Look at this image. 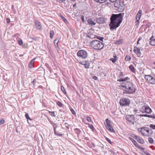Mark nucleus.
<instances>
[{
    "instance_id": "de8ad7c7",
    "label": "nucleus",
    "mask_w": 155,
    "mask_h": 155,
    "mask_svg": "<svg viewBox=\"0 0 155 155\" xmlns=\"http://www.w3.org/2000/svg\"><path fill=\"white\" fill-rule=\"evenodd\" d=\"M36 82V81L35 79H34L33 81L32 82V84H33V85L34 87H35V83Z\"/></svg>"
},
{
    "instance_id": "ea45409f",
    "label": "nucleus",
    "mask_w": 155,
    "mask_h": 155,
    "mask_svg": "<svg viewBox=\"0 0 155 155\" xmlns=\"http://www.w3.org/2000/svg\"><path fill=\"white\" fill-rule=\"evenodd\" d=\"M18 44L20 45H21L22 44L23 42L21 39H20L18 40Z\"/></svg>"
},
{
    "instance_id": "a878e982",
    "label": "nucleus",
    "mask_w": 155,
    "mask_h": 155,
    "mask_svg": "<svg viewBox=\"0 0 155 155\" xmlns=\"http://www.w3.org/2000/svg\"><path fill=\"white\" fill-rule=\"evenodd\" d=\"M129 68L133 72H134L135 71V70L133 66L132 65H130L129 66Z\"/></svg>"
},
{
    "instance_id": "a18cd8bd",
    "label": "nucleus",
    "mask_w": 155,
    "mask_h": 155,
    "mask_svg": "<svg viewBox=\"0 0 155 155\" xmlns=\"http://www.w3.org/2000/svg\"><path fill=\"white\" fill-rule=\"evenodd\" d=\"M132 136L135 139H136L138 137V136H137V135H134V134H132Z\"/></svg>"
},
{
    "instance_id": "49530a36",
    "label": "nucleus",
    "mask_w": 155,
    "mask_h": 155,
    "mask_svg": "<svg viewBox=\"0 0 155 155\" xmlns=\"http://www.w3.org/2000/svg\"><path fill=\"white\" fill-rule=\"evenodd\" d=\"M100 74L101 76H102V77H105L106 76L105 74L101 72V74Z\"/></svg>"
},
{
    "instance_id": "4be33fe9",
    "label": "nucleus",
    "mask_w": 155,
    "mask_h": 155,
    "mask_svg": "<svg viewBox=\"0 0 155 155\" xmlns=\"http://www.w3.org/2000/svg\"><path fill=\"white\" fill-rule=\"evenodd\" d=\"M114 58H112L110 59V61H111L113 63H115L117 60V56L116 55L114 56Z\"/></svg>"
},
{
    "instance_id": "4c0bfd02",
    "label": "nucleus",
    "mask_w": 155,
    "mask_h": 155,
    "mask_svg": "<svg viewBox=\"0 0 155 155\" xmlns=\"http://www.w3.org/2000/svg\"><path fill=\"white\" fill-rule=\"evenodd\" d=\"M86 119L88 121V122H91V118L89 116H87L86 117Z\"/></svg>"
},
{
    "instance_id": "5fc2aeb1",
    "label": "nucleus",
    "mask_w": 155,
    "mask_h": 155,
    "mask_svg": "<svg viewBox=\"0 0 155 155\" xmlns=\"http://www.w3.org/2000/svg\"><path fill=\"white\" fill-rule=\"evenodd\" d=\"M144 117H151L150 116V115L147 114L144 115Z\"/></svg>"
},
{
    "instance_id": "f03ea898",
    "label": "nucleus",
    "mask_w": 155,
    "mask_h": 155,
    "mask_svg": "<svg viewBox=\"0 0 155 155\" xmlns=\"http://www.w3.org/2000/svg\"><path fill=\"white\" fill-rule=\"evenodd\" d=\"M121 86L125 88L126 90L123 91V93L131 94L135 92V88L132 83L128 81H125L121 84Z\"/></svg>"
},
{
    "instance_id": "a211bd4d",
    "label": "nucleus",
    "mask_w": 155,
    "mask_h": 155,
    "mask_svg": "<svg viewBox=\"0 0 155 155\" xmlns=\"http://www.w3.org/2000/svg\"><path fill=\"white\" fill-rule=\"evenodd\" d=\"M35 25L37 29H41V28L40 23L38 21H35Z\"/></svg>"
},
{
    "instance_id": "6e6552de",
    "label": "nucleus",
    "mask_w": 155,
    "mask_h": 155,
    "mask_svg": "<svg viewBox=\"0 0 155 155\" xmlns=\"http://www.w3.org/2000/svg\"><path fill=\"white\" fill-rule=\"evenodd\" d=\"M106 124L105 127L106 129L110 132H114V130L110 125V121L108 118L106 120Z\"/></svg>"
},
{
    "instance_id": "1a4fd4ad",
    "label": "nucleus",
    "mask_w": 155,
    "mask_h": 155,
    "mask_svg": "<svg viewBox=\"0 0 155 155\" xmlns=\"http://www.w3.org/2000/svg\"><path fill=\"white\" fill-rule=\"evenodd\" d=\"M130 102V101L128 99L124 98L121 99L120 101V105L123 106H128Z\"/></svg>"
},
{
    "instance_id": "cd10ccee",
    "label": "nucleus",
    "mask_w": 155,
    "mask_h": 155,
    "mask_svg": "<svg viewBox=\"0 0 155 155\" xmlns=\"http://www.w3.org/2000/svg\"><path fill=\"white\" fill-rule=\"evenodd\" d=\"M122 40L120 39L119 40L116 41L115 44L117 45H120L122 43Z\"/></svg>"
},
{
    "instance_id": "37998d69",
    "label": "nucleus",
    "mask_w": 155,
    "mask_h": 155,
    "mask_svg": "<svg viewBox=\"0 0 155 155\" xmlns=\"http://www.w3.org/2000/svg\"><path fill=\"white\" fill-rule=\"evenodd\" d=\"M150 23H148L146 24V28H149L150 26Z\"/></svg>"
},
{
    "instance_id": "09e8293b",
    "label": "nucleus",
    "mask_w": 155,
    "mask_h": 155,
    "mask_svg": "<svg viewBox=\"0 0 155 155\" xmlns=\"http://www.w3.org/2000/svg\"><path fill=\"white\" fill-rule=\"evenodd\" d=\"M71 111L72 112V113L74 114V115H75V114H76V113L75 112V111H74V110L72 109H71Z\"/></svg>"
},
{
    "instance_id": "7ed1b4c3",
    "label": "nucleus",
    "mask_w": 155,
    "mask_h": 155,
    "mask_svg": "<svg viewBox=\"0 0 155 155\" xmlns=\"http://www.w3.org/2000/svg\"><path fill=\"white\" fill-rule=\"evenodd\" d=\"M90 45L92 47L96 50H101L103 48V43L98 40H94L91 42Z\"/></svg>"
},
{
    "instance_id": "680f3d73",
    "label": "nucleus",
    "mask_w": 155,
    "mask_h": 155,
    "mask_svg": "<svg viewBox=\"0 0 155 155\" xmlns=\"http://www.w3.org/2000/svg\"><path fill=\"white\" fill-rule=\"evenodd\" d=\"M140 116L141 117H144V114H143V115H140Z\"/></svg>"
},
{
    "instance_id": "bf43d9fd",
    "label": "nucleus",
    "mask_w": 155,
    "mask_h": 155,
    "mask_svg": "<svg viewBox=\"0 0 155 155\" xmlns=\"http://www.w3.org/2000/svg\"><path fill=\"white\" fill-rule=\"evenodd\" d=\"M50 123L52 124H55L53 123L51 121V120H50Z\"/></svg>"
},
{
    "instance_id": "473e14b6",
    "label": "nucleus",
    "mask_w": 155,
    "mask_h": 155,
    "mask_svg": "<svg viewBox=\"0 0 155 155\" xmlns=\"http://www.w3.org/2000/svg\"><path fill=\"white\" fill-rule=\"evenodd\" d=\"M25 117L26 118V119H27V120L28 119H29L30 120H32V119H31L30 118L29 114L28 113H26V114L25 115Z\"/></svg>"
},
{
    "instance_id": "4d7b16f0",
    "label": "nucleus",
    "mask_w": 155,
    "mask_h": 155,
    "mask_svg": "<svg viewBox=\"0 0 155 155\" xmlns=\"http://www.w3.org/2000/svg\"><path fill=\"white\" fill-rule=\"evenodd\" d=\"M62 20L65 22H66V21H67V19L64 17L63 18V19Z\"/></svg>"
},
{
    "instance_id": "864d4df0",
    "label": "nucleus",
    "mask_w": 155,
    "mask_h": 155,
    "mask_svg": "<svg viewBox=\"0 0 155 155\" xmlns=\"http://www.w3.org/2000/svg\"><path fill=\"white\" fill-rule=\"evenodd\" d=\"M137 111H138V110L136 109H134V113L135 114H136V113H137Z\"/></svg>"
},
{
    "instance_id": "6ab92c4d",
    "label": "nucleus",
    "mask_w": 155,
    "mask_h": 155,
    "mask_svg": "<svg viewBox=\"0 0 155 155\" xmlns=\"http://www.w3.org/2000/svg\"><path fill=\"white\" fill-rule=\"evenodd\" d=\"M87 22L90 25H91V26L94 25L96 24V23L94 22L92 20V19L91 18H89L87 20Z\"/></svg>"
},
{
    "instance_id": "0eeeda50",
    "label": "nucleus",
    "mask_w": 155,
    "mask_h": 155,
    "mask_svg": "<svg viewBox=\"0 0 155 155\" xmlns=\"http://www.w3.org/2000/svg\"><path fill=\"white\" fill-rule=\"evenodd\" d=\"M77 56L82 59L86 58L87 56V53L84 50H80L77 53Z\"/></svg>"
},
{
    "instance_id": "bb28decb",
    "label": "nucleus",
    "mask_w": 155,
    "mask_h": 155,
    "mask_svg": "<svg viewBox=\"0 0 155 155\" xmlns=\"http://www.w3.org/2000/svg\"><path fill=\"white\" fill-rule=\"evenodd\" d=\"M129 139H130V140L132 142L134 143V144L135 145H136V144H137V142L135 141L133 138H131V137H129Z\"/></svg>"
},
{
    "instance_id": "412c9836",
    "label": "nucleus",
    "mask_w": 155,
    "mask_h": 155,
    "mask_svg": "<svg viewBox=\"0 0 155 155\" xmlns=\"http://www.w3.org/2000/svg\"><path fill=\"white\" fill-rule=\"evenodd\" d=\"M128 79L129 78L127 77H126L123 78H120L119 79H118L117 80V81L120 82L125 81V82L126 81H127L128 80Z\"/></svg>"
},
{
    "instance_id": "a19ab883",
    "label": "nucleus",
    "mask_w": 155,
    "mask_h": 155,
    "mask_svg": "<svg viewBox=\"0 0 155 155\" xmlns=\"http://www.w3.org/2000/svg\"><path fill=\"white\" fill-rule=\"evenodd\" d=\"M97 39H98L101 40V41H102L103 40V38L102 37H100V36H97Z\"/></svg>"
},
{
    "instance_id": "6e6d98bb",
    "label": "nucleus",
    "mask_w": 155,
    "mask_h": 155,
    "mask_svg": "<svg viewBox=\"0 0 155 155\" xmlns=\"http://www.w3.org/2000/svg\"><path fill=\"white\" fill-rule=\"evenodd\" d=\"M93 78L95 80H97V78L96 76H94L93 77Z\"/></svg>"
},
{
    "instance_id": "13d9d810",
    "label": "nucleus",
    "mask_w": 155,
    "mask_h": 155,
    "mask_svg": "<svg viewBox=\"0 0 155 155\" xmlns=\"http://www.w3.org/2000/svg\"><path fill=\"white\" fill-rule=\"evenodd\" d=\"M145 153H146V155H150V154L147 151H146Z\"/></svg>"
},
{
    "instance_id": "f8f14e48",
    "label": "nucleus",
    "mask_w": 155,
    "mask_h": 155,
    "mask_svg": "<svg viewBox=\"0 0 155 155\" xmlns=\"http://www.w3.org/2000/svg\"><path fill=\"white\" fill-rule=\"evenodd\" d=\"M126 120L132 124H134V117L133 115H128L126 117Z\"/></svg>"
},
{
    "instance_id": "9b49d317",
    "label": "nucleus",
    "mask_w": 155,
    "mask_h": 155,
    "mask_svg": "<svg viewBox=\"0 0 155 155\" xmlns=\"http://www.w3.org/2000/svg\"><path fill=\"white\" fill-rule=\"evenodd\" d=\"M94 30H88L87 35V36L91 38H94L96 36Z\"/></svg>"
},
{
    "instance_id": "9d476101",
    "label": "nucleus",
    "mask_w": 155,
    "mask_h": 155,
    "mask_svg": "<svg viewBox=\"0 0 155 155\" xmlns=\"http://www.w3.org/2000/svg\"><path fill=\"white\" fill-rule=\"evenodd\" d=\"M145 79L149 81L151 84H155V79L151 76L150 75H146L145 76Z\"/></svg>"
},
{
    "instance_id": "2f4dec72",
    "label": "nucleus",
    "mask_w": 155,
    "mask_h": 155,
    "mask_svg": "<svg viewBox=\"0 0 155 155\" xmlns=\"http://www.w3.org/2000/svg\"><path fill=\"white\" fill-rule=\"evenodd\" d=\"M61 90H62V92L65 94H66V91H65V89H64V87L62 86L61 87Z\"/></svg>"
},
{
    "instance_id": "7c9ffc66",
    "label": "nucleus",
    "mask_w": 155,
    "mask_h": 155,
    "mask_svg": "<svg viewBox=\"0 0 155 155\" xmlns=\"http://www.w3.org/2000/svg\"><path fill=\"white\" fill-rule=\"evenodd\" d=\"M54 134L55 135L59 136H61L62 135V134L60 133H57V132L56 131L55 128L54 127Z\"/></svg>"
},
{
    "instance_id": "c756f323",
    "label": "nucleus",
    "mask_w": 155,
    "mask_h": 155,
    "mask_svg": "<svg viewBox=\"0 0 155 155\" xmlns=\"http://www.w3.org/2000/svg\"><path fill=\"white\" fill-rule=\"evenodd\" d=\"M125 59L126 61H129L131 59V58L129 55H127L125 58Z\"/></svg>"
},
{
    "instance_id": "338daca9",
    "label": "nucleus",
    "mask_w": 155,
    "mask_h": 155,
    "mask_svg": "<svg viewBox=\"0 0 155 155\" xmlns=\"http://www.w3.org/2000/svg\"><path fill=\"white\" fill-rule=\"evenodd\" d=\"M154 64H155V62L154 63Z\"/></svg>"
},
{
    "instance_id": "e433bc0d",
    "label": "nucleus",
    "mask_w": 155,
    "mask_h": 155,
    "mask_svg": "<svg viewBox=\"0 0 155 155\" xmlns=\"http://www.w3.org/2000/svg\"><path fill=\"white\" fill-rule=\"evenodd\" d=\"M87 124L89 125V127L91 129L93 130L94 129V127L92 125L90 124Z\"/></svg>"
},
{
    "instance_id": "f3484780",
    "label": "nucleus",
    "mask_w": 155,
    "mask_h": 155,
    "mask_svg": "<svg viewBox=\"0 0 155 155\" xmlns=\"http://www.w3.org/2000/svg\"><path fill=\"white\" fill-rule=\"evenodd\" d=\"M150 44L151 45H155V38H153V36H152L150 39Z\"/></svg>"
},
{
    "instance_id": "e2e57ef3",
    "label": "nucleus",
    "mask_w": 155,
    "mask_h": 155,
    "mask_svg": "<svg viewBox=\"0 0 155 155\" xmlns=\"http://www.w3.org/2000/svg\"><path fill=\"white\" fill-rule=\"evenodd\" d=\"M64 18V17H63V16H62L61 17V18H62V19H63V18Z\"/></svg>"
},
{
    "instance_id": "8fccbe9b",
    "label": "nucleus",
    "mask_w": 155,
    "mask_h": 155,
    "mask_svg": "<svg viewBox=\"0 0 155 155\" xmlns=\"http://www.w3.org/2000/svg\"><path fill=\"white\" fill-rule=\"evenodd\" d=\"M81 19L83 22H84V16L82 15L81 17Z\"/></svg>"
},
{
    "instance_id": "20e7f679",
    "label": "nucleus",
    "mask_w": 155,
    "mask_h": 155,
    "mask_svg": "<svg viewBox=\"0 0 155 155\" xmlns=\"http://www.w3.org/2000/svg\"><path fill=\"white\" fill-rule=\"evenodd\" d=\"M114 4V6L115 8H117L120 11L124 10V1L122 0H118L116 1Z\"/></svg>"
},
{
    "instance_id": "c03bdc74",
    "label": "nucleus",
    "mask_w": 155,
    "mask_h": 155,
    "mask_svg": "<svg viewBox=\"0 0 155 155\" xmlns=\"http://www.w3.org/2000/svg\"><path fill=\"white\" fill-rule=\"evenodd\" d=\"M142 39V38L141 37H140L138 39V41L137 42V45L139 44H140L139 43V41Z\"/></svg>"
},
{
    "instance_id": "c85d7f7f",
    "label": "nucleus",
    "mask_w": 155,
    "mask_h": 155,
    "mask_svg": "<svg viewBox=\"0 0 155 155\" xmlns=\"http://www.w3.org/2000/svg\"><path fill=\"white\" fill-rule=\"evenodd\" d=\"M35 60H33L32 61H31V62L29 64V67L30 68H32L33 66V61H34Z\"/></svg>"
},
{
    "instance_id": "5701e85b",
    "label": "nucleus",
    "mask_w": 155,
    "mask_h": 155,
    "mask_svg": "<svg viewBox=\"0 0 155 155\" xmlns=\"http://www.w3.org/2000/svg\"><path fill=\"white\" fill-rule=\"evenodd\" d=\"M95 2L100 3H103L107 1V0H94Z\"/></svg>"
},
{
    "instance_id": "79ce46f5",
    "label": "nucleus",
    "mask_w": 155,
    "mask_h": 155,
    "mask_svg": "<svg viewBox=\"0 0 155 155\" xmlns=\"http://www.w3.org/2000/svg\"><path fill=\"white\" fill-rule=\"evenodd\" d=\"M106 140L108 142L110 143L111 144L112 143V142L111 141V140L108 138H106Z\"/></svg>"
},
{
    "instance_id": "052dcab7",
    "label": "nucleus",
    "mask_w": 155,
    "mask_h": 155,
    "mask_svg": "<svg viewBox=\"0 0 155 155\" xmlns=\"http://www.w3.org/2000/svg\"><path fill=\"white\" fill-rule=\"evenodd\" d=\"M76 3H75L73 5V7H75L76 6Z\"/></svg>"
},
{
    "instance_id": "ddd939ff",
    "label": "nucleus",
    "mask_w": 155,
    "mask_h": 155,
    "mask_svg": "<svg viewBox=\"0 0 155 155\" xmlns=\"http://www.w3.org/2000/svg\"><path fill=\"white\" fill-rule=\"evenodd\" d=\"M134 51L138 57H140L141 53L140 51V48L137 47H135L134 48Z\"/></svg>"
},
{
    "instance_id": "423d86ee",
    "label": "nucleus",
    "mask_w": 155,
    "mask_h": 155,
    "mask_svg": "<svg viewBox=\"0 0 155 155\" xmlns=\"http://www.w3.org/2000/svg\"><path fill=\"white\" fill-rule=\"evenodd\" d=\"M140 111L142 113H146L150 114L152 112L151 109L147 105L142 106L140 109Z\"/></svg>"
},
{
    "instance_id": "39448f33",
    "label": "nucleus",
    "mask_w": 155,
    "mask_h": 155,
    "mask_svg": "<svg viewBox=\"0 0 155 155\" xmlns=\"http://www.w3.org/2000/svg\"><path fill=\"white\" fill-rule=\"evenodd\" d=\"M138 130L141 132L143 136H148L151 135L152 134L151 132H150V131H151V130L147 128H142L140 130V129H139Z\"/></svg>"
},
{
    "instance_id": "58836bf2",
    "label": "nucleus",
    "mask_w": 155,
    "mask_h": 155,
    "mask_svg": "<svg viewBox=\"0 0 155 155\" xmlns=\"http://www.w3.org/2000/svg\"><path fill=\"white\" fill-rule=\"evenodd\" d=\"M81 64L84 65H85V67L87 68H88L89 67V65L86 64L85 63H84L83 62H82L81 63Z\"/></svg>"
},
{
    "instance_id": "2eb2a0df",
    "label": "nucleus",
    "mask_w": 155,
    "mask_h": 155,
    "mask_svg": "<svg viewBox=\"0 0 155 155\" xmlns=\"http://www.w3.org/2000/svg\"><path fill=\"white\" fill-rule=\"evenodd\" d=\"M142 11L141 10H139L137 14V15L136 18V21L137 22L139 21L140 20L141 16V14L142 13Z\"/></svg>"
},
{
    "instance_id": "0e129e2a",
    "label": "nucleus",
    "mask_w": 155,
    "mask_h": 155,
    "mask_svg": "<svg viewBox=\"0 0 155 155\" xmlns=\"http://www.w3.org/2000/svg\"><path fill=\"white\" fill-rule=\"evenodd\" d=\"M72 0L73 1H75L76 0Z\"/></svg>"
},
{
    "instance_id": "603ef678",
    "label": "nucleus",
    "mask_w": 155,
    "mask_h": 155,
    "mask_svg": "<svg viewBox=\"0 0 155 155\" xmlns=\"http://www.w3.org/2000/svg\"><path fill=\"white\" fill-rule=\"evenodd\" d=\"M10 20L9 18H7L6 19V22L7 23H9L10 22Z\"/></svg>"
},
{
    "instance_id": "dca6fc26",
    "label": "nucleus",
    "mask_w": 155,
    "mask_h": 155,
    "mask_svg": "<svg viewBox=\"0 0 155 155\" xmlns=\"http://www.w3.org/2000/svg\"><path fill=\"white\" fill-rule=\"evenodd\" d=\"M60 40V38H58L56 39H55L54 41V44L55 45V48H57V50L58 51V50L57 48H59L58 44Z\"/></svg>"
},
{
    "instance_id": "f257e3e1",
    "label": "nucleus",
    "mask_w": 155,
    "mask_h": 155,
    "mask_svg": "<svg viewBox=\"0 0 155 155\" xmlns=\"http://www.w3.org/2000/svg\"><path fill=\"white\" fill-rule=\"evenodd\" d=\"M124 15V13L112 15L110 18L111 22L109 24L111 29H115L120 25L122 22Z\"/></svg>"
},
{
    "instance_id": "b1692460",
    "label": "nucleus",
    "mask_w": 155,
    "mask_h": 155,
    "mask_svg": "<svg viewBox=\"0 0 155 155\" xmlns=\"http://www.w3.org/2000/svg\"><path fill=\"white\" fill-rule=\"evenodd\" d=\"M54 32L53 31H51L50 33V37L51 38H52L54 35Z\"/></svg>"
},
{
    "instance_id": "4468645a",
    "label": "nucleus",
    "mask_w": 155,
    "mask_h": 155,
    "mask_svg": "<svg viewBox=\"0 0 155 155\" xmlns=\"http://www.w3.org/2000/svg\"><path fill=\"white\" fill-rule=\"evenodd\" d=\"M96 21L99 24H104L106 22V19L104 18L99 17L96 19Z\"/></svg>"
},
{
    "instance_id": "c9c22d12",
    "label": "nucleus",
    "mask_w": 155,
    "mask_h": 155,
    "mask_svg": "<svg viewBox=\"0 0 155 155\" xmlns=\"http://www.w3.org/2000/svg\"><path fill=\"white\" fill-rule=\"evenodd\" d=\"M150 127L153 129L155 130V125L151 124L150 126Z\"/></svg>"
},
{
    "instance_id": "69168bd1",
    "label": "nucleus",
    "mask_w": 155,
    "mask_h": 155,
    "mask_svg": "<svg viewBox=\"0 0 155 155\" xmlns=\"http://www.w3.org/2000/svg\"><path fill=\"white\" fill-rule=\"evenodd\" d=\"M22 55H20V56H22Z\"/></svg>"
},
{
    "instance_id": "3c124183",
    "label": "nucleus",
    "mask_w": 155,
    "mask_h": 155,
    "mask_svg": "<svg viewBox=\"0 0 155 155\" xmlns=\"http://www.w3.org/2000/svg\"><path fill=\"white\" fill-rule=\"evenodd\" d=\"M5 122V121L4 120L2 119L0 120V123L2 124H4Z\"/></svg>"
},
{
    "instance_id": "f704fd0d",
    "label": "nucleus",
    "mask_w": 155,
    "mask_h": 155,
    "mask_svg": "<svg viewBox=\"0 0 155 155\" xmlns=\"http://www.w3.org/2000/svg\"><path fill=\"white\" fill-rule=\"evenodd\" d=\"M148 140L149 142L151 143H153V139L151 137H149Z\"/></svg>"
},
{
    "instance_id": "aec40b11",
    "label": "nucleus",
    "mask_w": 155,
    "mask_h": 155,
    "mask_svg": "<svg viewBox=\"0 0 155 155\" xmlns=\"http://www.w3.org/2000/svg\"><path fill=\"white\" fill-rule=\"evenodd\" d=\"M137 141L141 144H143L144 143L143 140L140 137L138 136L137 138L136 139Z\"/></svg>"
},
{
    "instance_id": "72a5a7b5",
    "label": "nucleus",
    "mask_w": 155,
    "mask_h": 155,
    "mask_svg": "<svg viewBox=\"0 0 155 155\" xmlns=\"http://www.w3.org/2000/svg\"><path fill=\"white\" fill-rule=\"evenodd\" d=\"M57 104L60 107H62L63 106L62 103L59 101H58L57 102Z\"/></svg>"
},
{
    "instance_id": "393cba45",
    "label": "nucleus",
    "mask_w": 155,
    "mask_h": 155,
    "mask_svg": "<svg viewBox=\"0 0 155 155\" xmlns=\"http://www.w3.org/2000/svg\"><path fill=\"white\" fill-rule=\"evenodd\" d=\"M48 111L50 115L54 117H56V116L54 114V111Z\"/></svg>"
}]
</instances>
